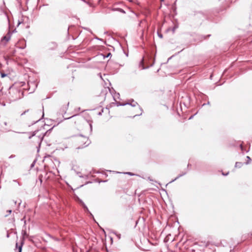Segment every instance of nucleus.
Returning a JSON list of instances; mask_svg holds the SVG:
<instances>
[{
    "label": "nucleus",
    "mask_w": 252,
    "mask_h": 252,
    "mask_svg": "<svg viewBox=\"0 0 252 252\" xmlns=\"http://www.w3.org/2000/svg\"><path fill=\"white\" fill-rule=\"evenodd\" d=\"M41 130V129L34 131V132H33L32 135L29 136L30 139L34 137L35 138V142L38 143L39 145H40L41 144V143L44 138V136L45 135L43 131H42L40 132Z\"/></svg>",
    "instance_id": "f257e3e1"
},
{
    "label": "nucleus",
    "mask_w": 252,
    "mask_h": 252,
    "mask_svg": "<svg viewBox=\"0 0 252 252\" xmlns=\"http://www.w3.org/2000/svg\"><path fill=\"white\" fill-rule=\"evenodd\" d=\"M77 140L82 148L89 145L90 143L87 137L82 135L77 136Z\"/></svg>",
    "instance_id": "f03ea898"
},
{
    "label": "nucleus",
    "mask_w": 252,
    "mask_h": 252,
    "mask_svg": "<svg viewBox=\"0 0 252 252\" xmlns=\"http://www.w3.org/2000/svg\"><path fill=\"white\" fill-rule=\"evenodd\" d=\"M175 216H174V227H177L178 228V231H179V234H180V229H181V226L179 225V222L178 221V220H175Z\"/></svg>",
    "instance_id": "7ed1b4c3"
},
{
    "label": "nucleus",
    "mask_w": 252,
    "mask_h": 252,
    "mask_svg": "<svg viewBox=\"0 0 252 252\" xmlns=\"http://www.w3.org/2000/svg\"><path fill=\"white\" fill-rule=\"evenodd\" d=\"M186 99H187V103H186V102H183V104H184V105L185 107H186V108H188V105H189V103H188V102H189V98L187 96H186ZM182 101H181V102H180V106H181V110H182L183 108H182Z\"/></svg>",
    "instance_id": "20e7f679"
},
{
    "label": "nucleus",
    "mask_w": 252,
    "mask_h": 252,
    "mask_svg": "<svg viewBox=\"0 0 252 252\" xmlns=\"http://www.w3.org/2000/svg\"><path fill=\"white\" fill-rule=\"evenodd\" d=\"M10 37H11L10 34L9 33H8L6 35L4 36L3 37L2 40H5L6 42H7L10 40Z\"/></svg>",
    "instance_id": "39448f33"
},
{
    "label": "nucleus",
    "mask_w": 252,
    "mask_h": 252,
    "mask_svg": "<svg viewBox=\"0 0 252 252\" xmlns=\"http://www.w3.org/2000/svg\"><path fill=\"white\" fill-rule=\"evenodd\" d=\"M243 164H244V163L243 162H236L235 163V167L236 168H240L242 167Z\"/></svg>",
    "instance_id": "423d86ee"
},
{
    "label": "nucleus",
    "mask_w": 252,
    "mask_h": 252,
    "mask_svg": "<svg viewBox=\"0 0 252 252\" xmlns=\"http://www.w3.org/2000/svg\"><path fill=\"white\" fill-rule=\"evenodd\" d=\"M126 104L130 105L132 107H135V106H136V105H138V103L136 102H135L133 100H132L131 102H130V103H127L126 104H125V105H126Z\"/></svg>",
    "instance_id": "0eeeda50"
},
{
    "label": "nucleus",
    "mask_w": 252,
    "mask_h": 252,
    "mask_svg": "<svg viewBox=\"0 0 252 252\" xmlns=\"http://www.w3.org/2000/svg\"><path fill=\"white\" fill-rule=\"evenodd\" d=\"M187 173V172H183L181 174H179L177 177L175 178L174 179V181H176L177 179H178L179 177L185 175Z\"/></svg>",
    "instance_id": "6e6552de"
},
{
    "label": "nucleus",
    "mask_w": 252,
    "mask_h": 252,
    "mask_svg": "<svg viewBox=\"0 0 252 252\" xmlns=\"http://www.w3.org/2000/svg\"><path fill=\"white\" fill-rule=\"evenodd\" d=\"M246 158L247 159V161L245 162V164L246 165H248V164H250V163L251 162V158L249 156H247Z\"/></svg>",
    "instance_id": "1a4fd4ad"
},
{
    "label": "nucleus",
    "mask_w": 252,
    "mask_h": 252,
    "mask_svg": "<svg viewBox=\"0 0 252 252\" xmlns=\"http://www.w3.org/2000/svg\"><path fill=\"white\" fill-rule=\"evenodd\" d=\"M71 118H74L73 120L74 121L75 123H76V120L79 121V119H82L81 118L77 117L76 116H72Z\"/></svg>",
    "instance_id": "9d476101"
},
{
    "label": "nucleus",
    "mask_w": 252,
    "mask_h": 252,
    "mask_svg": "<svg viewBox=\"0 0 252 252\" xmlns=\"http://www.w3.org/2000/svg\"><path fill=\"white\" fill-rule=\"evenodd\" d=\"M82 206H83V207L84 208V209H86V210L87 211V212H89V209L88 208H87V207L86 206V205L84 204V202H82Z\"/></svg>",
    "instance_id": "9b49d317"
},
{
    "label": "nucleus",
    "mask_w": 252,
    "mask_h": 252,
    "mask_svg": "<svg viewBox=\"0 0 252 252\" xmlns=\"http://www.w3.org/2000/svg\"><path fill=\"white\" fill-rule=\"evenodd\" d=\"M114 233L116 235V236L119 239L121 238V234H117L116 232H114Z\"/></svg>",
    "instance_id": "f8f14e48"
},
{
    "label": "nucleus",
    "mask_w": 252,
    "mask_h": 252,
    "mask_svg": "<svg viewBox=\"0 0 252 252\" xmlns=\"http://www.w3.org/2000/svg\"><path fill=\"white\" fill-rule=\"evenodd\" d=\"M240 148L242 152H244L245 150L242 144L240 145Z\"/></svg>",
    "instance_id": "ddd939ff"
},
{
    "label": "nucleus",
    "mask_w": 252,
    "mask_h": 252,
    "mask_svg": "<svg viewBox=\"0 0 252 252\" xmlns=\"http://www.w3.org/2000/svg\"><path fill=\"white\" fill-rule=\"evenodd\" d=\"M175 21L176 20L174 19V31L176 29H177L178 28V25L176 24L175 23Z\"/></svg>",
    "instance_id": "4468645a"
},
{
    "label": "nucleus",
    "mask_w": 252,
    "mask_h": 252,
    "mask_svg": "<svg viewBox=\"0 0 252 252\" xmlns=\"http://www.w3.org/2000/svg\"><path fill=\"white\" fill-rule=\"evenodd\" d=\"M158 37L160 38H162V34H161L159 32H158Z\"/></svg>",
    "instance_id": "2eb2a0df"
},
{
    "label": "nucleus",
    "mask_w": 252,
    "mask_h": 252,
    "mask_svg": "<svg viewBox=\"0 0 252 252\" xmlns=\"http://www.w3.org/2000/svg\"><path fill=\"white\" fill-rule=\"evenodd\" d=\"M22 252V246H20L19 247V252Z\"/></svg>",
    "instance_id": "dca6fc26"
},
{
    "label": "nucleus",
    "mask_w": 252,
    "mask_h": 252,
    "mask_svg": "<svg viewBox=\"0 0 252 252\" xmlns=\"http://www.w3.org/2000/svg\"><path fill=\"white\" fill-rule=\"evenodd\" d=\"M89 125H90V126L91 131H92V124L90 123Z\"/></svg>",
    "instance_id": "f3484780"
},
{
    "label": "nucleus",
    "mask_w": 252,
    "mask_h": 252,
    "mask_svg": "<svg viewBox=\"0 0 252 252\" xmlns=\"http://www.w3.org/2000/svg\"><path fill=\"white\" fill-rule=\"evenodd\" d=\"M126 174L130 175H133V174L131 173V172H126Z\"/></svg>",
    "instance_id": "a211bd4d"
},
{
    "label": "nucleus",
    "mask_w": 252,
    "mask_h": 252,
    "mask_svg": "<svg viewBox=\"0 0 252 252\" xmlns=\"http://www.w3.org/2000/svg\"><path fill=\"white\" fill-rule=\"evenodd\" d=\"M207 105H209V104H210V102H209V101H208V102H207ZM206 105V103H204V104L202 105V106H204V105Z\"/></svg>",
    "instance_id": "6ab92c4d"
},
{
    "label": "nucleus",
    "mask_w": 252,
    "mask_h": 252,
    "mask_svg": "<svg viewBox=\"0 0 252 252\" xmlns=\"http://www.w3.org/2000/svg\"><path fill=\"white\" fill-rule=\"evenodd\" d=\"M1 76V77H4L6 76V74L2 73Z\"/></svg>",
    "instance_id": "aec40b11"
},
{
    "label": "nucleus",
    "mask_w": 252,
    "mask_h": 252,
    "mask_svg": "<svg viewBox=\"0 0 252 252\" xmlns=\"http://www.w3.org/2000/svg\"><path fill=\"white\" fill-rule=\"evenodd\" d=\"M79 201L82 205V202H83V201L81 199H79Z\"/></svg>",
    "instance_id": "412c9836"
},
{
    "label": "nucleus",
    "mask_w": 252,
    "mask_h": 252,
    "mask_svg": "<svg viewBox=\"0 0 252 252\" xmlns=\"http://www.w3.org/2000/svg\"><path fill=\"white\" fill-rule=\"evenodd\" d=\"M28 111V110L25 111L24 112H23L22 114H21V115H23L24 114H25Z\"/></svg>",
    "instance_id": "4be33fe9"
},
{
    "label": "nucleus",
    "mask_w": 252,
    "mask_h": 252,
    "mask_svg": "<svg viewBox=\"0 0 252 252\" xmlns=\"http://www.w3.org/2000/svg\"><path fill=\"white\" fill-rule=\"evenodd\" d=\"M222 174H223V175H224V176H226V175H227L228 174V172H227V173H225V174L222 173Z\"/></svg>",
    "instance_id": "5701e85b"
},
{
    "label": "nucleus",
    "mask_w": 252,
    "mask_h": 252,
    "mask_svg": "<svg viewBox=\"0 0 252 252\" xmlns=\"http://www.w3.org/2000/svg\"><path fill=\"white\" fill-rule=\"evenodd\" d=\"M167 31H173V29H169Z\"/></svg>",
    "instance_id": "b1692460"
},
{
    "label": "nucleus",
    "mask_w": 252,
    "mask_h": 252,
    "mask_svg": "<svg viewBox=\"0 0 252 252\" xmlns=\"http://www.w3.org/2000/svg\"><path fill=\"white\" fill-rule=\"evenodd\" d=\"M229 252H234V249L230 250Z\"/></svg>",
    "instance_id": "393cba45"
},
{
    "label": "nucleus",
    "mask_w": 252,
    "mask_h": 252,
    "mask_svg": "<svg viewBox=\"0 0 252 252\" xmlns=\"http://www.w3.org/2000/svg\"><path fill=\"white\" fill-rule=\"evenodd\" d=\"M219 11H220L219 10L217 9L216 11V13H218L219 12Z\"/></svg>",
    "instance_id": "a878e982"
},
{
    "label": "nucleus",
    "mask_w": 252,
    "mask_h": 252,
    "mask_svg": "<svg viewBox=\"0 0 252 252\" xmlns=\"http://www.w3.org/2000/svg\"><path fill=\"white\" fill-rule=\"evenodd\" d=\"M193 116H190L189 118V120H190L191 119H192L193 118Z\"/></svg>",
    "instance_id": "bb28decb"
},
{
    "label": "nucleus",
    "mask_w": 252,
    "mask_h": 252,
    "mask_svg": "<svg viewBox=\"0 0 252 252\" xmlns=\"http://www.w3.org/2000/svg\"><path fill=\"white\" fill-rule=\"evenodd\" d=\"M8 213L10 214V213H11V210H8Z\"/></svg>",
    "instance_id": "cd10ccee"
},
{
    "label": "nucleus",
    "mask_w": 252,
    "mask_h": 252,
    "mask_svg": "<svg viewBox=\"0 0 252 252\" xmlns=\"http://www.w3.org/2000/svg\"><path fill=\"white\" fill-rule=\"evenodd\" d=\"M210 36H211V35H210V34H208V35H207L206 36H207V37H210Z\"/></svg>",
    "instance_id": "c85d7f7f"
},
{
    "label": "nucleus",
    "mask_w": 252,
    "mask_h": 252,
    "mask_svg": "<svg viewBox=\"0 0 252 252\" xmlns=\"http://www.w3.org/2000/svg\"><path fill=\"white\" fill-rule=\"evenodd\" d=\"M4 124L5 126H6L7 125V123L6 122H4Z\"/></svg>",
    "instance_id": "c756f323"
},
{
    "label": "nucleus",
    "mask_w": 252,
    "mask_h": 252,
    "mask_svg": "<svg viewBox=\"0 0 252 252\" xmlns=\"http://www.w3.org/2000/svg\"><path fill=\"white\" fill-rule=\"evenodd\" d=\"M176 14V13H175V9H174V15H175Z\"/></svg>",
    "instance_id": "7c9ffc66"
},
{
    "label": "nucleus",
    "mask_w": 252,
    "mask_h": 252,
    "mask_svg": "<svg viewBox=\"0 0 252 252\" xmlns=\"http://www.w3.org/2000/svg\"><path fill=\"white\" fill-rule=\"evenodd\" d=\"M176 236V235H175V236H174V241H175V237Z\"/></svg>",
    "instance_id": "2f4dec72"
},
{
    "label": "nucleus",
    "mask_w": 252,
    "mask_h": 252,
    "mask_svg": "<svg viewBox=\"0 0 252 252\" xmlns=\"http://www.w3.org/2000/svg\"><path fill=\"white\" fill-rule=\"evenodd\" d=\"M189 165H190V164H188V167H189Z\"/></svg>",
    "instance_id": "473e14b6"
},
{
    "label": "nucleus",
    "mask_w": 252,
    "mask_h": 252,
    "mask_svg": "<svg viewBox=\"0 0 252 252\" xmlns=\"http://www.w3.org/2000/svg\"><path fill=\"white\" fill-rule=\"evenodd\" d=\"M110 54H111L110 53H109V54L108 55V56H110Z\"/></svg>",
    "instance_id": "72a5a7b5"
},
{
    "label": "nucleus",
    "mask_w": 252,
    "mask_h": 252,
    "mask_svg": "<svg viewBox=\"0 0 252 252\" xmlns=\"http://www.w3.org/2000/svg\"><path fill=\"white\" fill-rule=\"evenodd\" d=\"M7 237H9V235H8V234H7Z\"/></svg>",
    "instance_id": "f704fd0d"
}]
</instances>
